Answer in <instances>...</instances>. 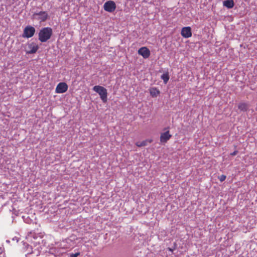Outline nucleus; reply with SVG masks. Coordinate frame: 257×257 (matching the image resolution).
<instances>
[{
  "mask_svg": "<svg viewBox=\"0 0 257 257\" xmlns=\"http://www.w3.org/2000/svg\"><path fill=\"white\" fill-rule=\"evenodd\" d=\"M226 178V177L225 175H221V176H219L218 179L220 182H223L225 180Z\"/></svg>",
  "mask_w": 257,
  "mask_h": 257,
  "instance_id": "obj_16",
  "label": "nucleus"
},
{
  "mask_svg": "<svg viewBox=\"0 0 257 257\" xmlns=\"http://www.w3.org/2000/svg\"><path fill=\"white\" fill-rule=\"evenodd\" d=\"M138 53L145 59L149 58L151 54L150 50L146 47H143L140 48Z\"/></svg>",
  "mask_w": 257,
  "mask_h": 257,
  "instance_id": "obj_8",
  "label": "nucleus"
},
{
  "mask_svg": "<svg viewBox=\"0 0 257 257\" xmlns=\"http://www.w3.org/2000/svg\"><path fill=\"white\" fill-rule=\"evenodd\" d=\"M93 90L99 94L103 102H107V92L106 88L101 86L96 85L93 87Z\"/></svg>",
  "mask_w": 257,
  "mask_h": 257,
  "instance_id": "obj_2",
  "label": "nucleus"
},
{
  "mask_svg": "<svg viewBox=\"0 0 257 257\" xmlns=\"http://www.w3.org/2000/svg\"><path fill=\"white\" fill-rule=\"evenodd\" d=\"M237 153H238V151L235 150L233 152L231 153L230 154V155H231V156H235V155H236L237 154Z\"/></svg>",
  "mask_w": 257,
  "mask_h": 257,
  "instance_id": "obj_18",
  "label": "nucleus"
},
{
  "mask_svg": "<svg viewBox=\"0 0 257 257\" xmlns=\"http://www.w3.org/2000/svg\"><path fill=\"white\" fill-rule=\"evenodd\" d=\"M104 10L108 12L112 13L116 9V4L112 1H108L105 2L103 5Z\"/></svg>",
  "mask_w": 257,
  "mask_h": 257,
  "instance_id": "obj_5",
  "label": "nucleus"
},
{
  "mask_svg": "<svg viewBox=\"0 0 257 257\" xmlns=\"http://www.w3.org/2000/svg\"><path fill=\"white\" fill-rule=\"evenodd\" d=\"M238 109L243 111H246L248 108V105L246 103L241 102L238 104Z\"/></svg>",
  "mask_w": 257,
  "mask_h": 257,
  "instance_id": "obj_12",
  "label": "nucleus"
},
{
  "mask_svg": "<svg viewBox=\"0 0 257 257\" xmlns=\"http://www.w3.org/2000/svg\"><path fill=\"white\" fill-rule=\"evenodd\" d=\"M234 4L233 0H226L223 2V6L228 9L232 8L234 7Z\"/></svg>",
  "mask_w": 257,
  "mask_h": 257,
  "instance_id": "obj_11",
  "label": "nucleus"
},
{
  "mask_svg": "<svg viewBox=\"0 0 257 257\" xmlns=\"http://www.w3.org/2000/svg\"><path fill=\"white\" fill-rule=\"evenodd\" d=\"M68 85L65 82L58 83L55 89V92L57 93H63L68 90Z\"/></svg>",
  "mask_w": 257,
  "mask_h": 257,
  "instance_id": "obj_6",
  "label": "nucleus"
},
{
  "mask_svg": "<svg viewBox=\"0 0 257 257\" xmlns=\"http://www.w3.org/2000/svg\"><path fill=\"white\" fill-rule=\"evenodd\" d=\"M169 78L168 73H164L161 76V79H163L165 84H166L168 82Z\"/></svg>",
  "mask_w": 257,
  "mask_h": 257,
  "instance_id": "obj_15",
  "label": "nucleus"
},
{
  "mask_svg": "<svg viewBox=\"0 0 257 257\" xmlns=\"http://www.w3.org/2000/svg\"><path fill=\"white\" fill-rule=\"evenodd\" d=\"M39 49V46L34 43H31L28 45V48L26 51L27 54H34L36 53Z\"/></svg>",
  "mask_w": 257,
  "mask_h": 257,
  "instance_id": "obj_7",
  "label": "nucleus"
},
{
  "mask_svg": "<svg viewBox=\"0 0 257 257\" xmlns=\"http://www.w3.org/2000/svg\"><path fill=\"white\" fill-rule=\"evenodd\" d=\"M151 95L153 97H156L160 94V91L156 87L152 88L150 89Z\"/></svg>",
  "mask_w": 257,
  "mask_h": 257,
  "instance_id": "obj_14",
  "label": "nucleus"
},
{
  "mask_svg": "<svg viewBox=\"0 0 257 257\" xmlns=\"http://www.w3.org/2000/svg\"><path fill=\"white\" fill-rule=\"evenodd\" d=\"M80 254L79 252H76L75 253H72L70 254V257H77Z\"/></svg>",
  "mask_w": 257,
  "mask_h": 257,
  "instance_id": "obj_17",
  "label": "nucleus"
},
{
  "mask_svg": "<svg viewBox=\"0 0 257 257\" xmlns=\"http://www.w3.org/2000/svg\"><path fill=\"white\" fill-rule=\"evenodd\" d=\"M152 142V140H146L143 141L142 142H138L136 143V145L139 147L146 146L147 145L148 143H151Z\"/></svg>",
  "mask_w": 257,
  "mask_h": 257,
  "instance_id": "obj_13",
  "label": "nucleus"
},
{
  "mask_svg": "<svg viewBox=\"0 0 257 257\" xmlns=\"http://www.w3.org/2000/svg\"><path fill=\"white\" fill-rule=\"evenodd\" d=\"M181 35L183 37L188 38L192 36L191 29L190 27H183L182 29Z\"/></svg>",
  "mask_w": 257,
  "mask_h": 257,
  "instance_id": "obj_10",
  "label": "nucleus"
},
{
  "mask_svg": "<svg viewBox=\"0 0 257 257\" xmlns=\"http://www.w3.org/2000/svg\"><path fill=\"white\" fill-rule=\"evenodd\" d=\"M53 34V30L50 27H45L40 30L38 34V39L41 42H46L49 40Z\"/></svg>",
  "mask_w": 257,
  "mask_h": 257,
  "instance_id": "obj_1",
  "label": "nucleus"
},
{
  "mask_svg": "<svg viewBox=\"0 0 257 257\" xmlns=\"http://www.w3.org/2000/svg\"><path fill=\"white\" fill-rule=\"evenodd\" d=\"M167 129H168V128H165L164 130H166Z\"/></svg>",
  "mask_w": 257,
  "mask_h": 257,
  "instance_id": "obj_21",
  "label": "nucleus"
},
{
  "mask_svg": "<svg viewBox=\"0 0 257 257\" xmlns=\"http://www.w3.org/2000/svg\"><path fill=\"white\" fill-rule=\"evenodd\" d=\"M35 32L36 30L34 27L31 26H27L24 30L22 37L27 38H31L34 36Z\"/></svg>",
  "mask_w": 257,
  "mask_h": 257,
  "instance_id": "obj_3",
  "label": "nucleus"
},
{
  "mask_svg": "<svg viewBox=\"0 0 257 257\" xmlns=\"http://www.w3.org/2000/svg\"><path fill=\"white\" fill-rule=\"evenodd\" d=\"M172 137V135L170 134L169 131L167 130L164 133L161 134L160 140L161 143H166Z\"/></svg>",
  "mask_w": 257,
  "mask_h": 257,
  "instance_id": "obj_9",
  "label": "nucleus"
},
{
  "mask_svg": "<svg viewBox=\"0 0 257 257\" xmlns=\"http://www.w3.org/2000/svg\"><path fill=\"white\" fill-rule=\"evenodd\" d=\"M168 249L171 251H173V250L171 248H169Z\"/></svg>",
  "mask_w": 257,
  "mask_h": 257,
  "instance_id": "obj_20",
  "label": "nucleus"
},
{
  "mask_svg": "<svg viewBox=\"0 0 257 257\" xmlns=\"http://www.w3.org/2000/svg\"><path fill=\"white\" fill-rule=\"evenodd\" d=\"M33 18L35 19L40 22H43L46 21L48 17L47 12L41 11L39 13H35L33 15Z\"/></svg>",
  "mask_w": 257,
  "mask_h": 257,
  "instance_id": "obj_4",
  "label": "nucleus"
},
{
  "mask_svg": "<svg viewBox=\"0 0 257 257\" xmlns=\"http://www.w3.org/2000/svg\"><path fill=\"white\" fill-rule=\"evenodd\" d=\"M4 248L2 247H0V254L2 253L4 251Z\"/></svg>",
  "mask_w": 257,
  "mask_h": 257,
  "instance_id": "obj_19",
  "label": "nucleus"
},
{
  "mask_svg": "<svg viewBox=\"0 0 257 257\" xmlns=\"http://www.w3.org/2000/svg\"><path fill=\"white\" fill-rule=\"evenodd\" d=\"M256 22H257V18H256Z\"/></svg>",
  "mask_w": 257,
  "mask_h": 257,
  "instance_id": "obj_22",
  "label": "nucleus"
}]
</instances>
